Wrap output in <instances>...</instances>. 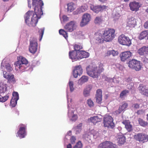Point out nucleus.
<instances>
[{"label": "nucleus", "instance_id": "nucleus-36", "mask_svg": "<svg viewBox=\"0 0 148 148\" xmlns=\"http://www.w3.org/2000/svg\"><path fill=\"white\" fill-rule=\"evenodd\" d=\"M121 78L119 77H114L113 78H107L106 80L108 82H114L115 83H118L119 82V81L120 79Z\"/></svg>", "mask_w": 148, "mask_h": 148}, {"label": "nucleus", "instance_id": "nucleus-42", "mask_svg": "<svg viewBox=\"0 0 148 148\" xmlns=\"http://www.w3.org/2000/svg\"><path fill=\"white\" fill-rule=\"evenodd\" d=\"M118 54V52L114 50H109L108 51L107 53V55L108 56L112 55L114 56H117Z\"/></svg>", "mask_w": 148, "mask_h": 148}, {"label": "nucleus", "instance_id": "nucleus-55", "mask_svg": "<svg viewBox=\"0 0 148 148\" xmlns=\"http://www.w3.org/2000/svg\"><path fill=\"white\" fill-rule=\"evenodd\" d=\"M96 97H102V91L101 90L99 89L97 90Z\"/></svg>", "mask_w": 148, "mask_h": 148}, {"label": "nucleus", "instance_id": "nucleus-12", "mask_svg": "<svg viewBox=\"0 0 148 148\" xmlns=\"http://www.w3.org/2000/svg\"><path fill=\"white\" fill-rule=\"evenodd\" d=\"M19 130L17 132V136L20 138H24L27 134L26 126L23 124H21L19 125Z\"/></svg>", "mask_w": 148, "mask_h": 148}, {"label": "nucleus", "instance_id": "nucleus-10", "mask_svg": "<svg viewBox=\"0 0 148 148\" xmlns=\"http://www.w3.org/2000/svg\"><path fill=\"white\" fill-rule=\"evenodd\" d=\"M136 140L144 143L148 141V135L143 133H138L134 136Z\"/></svg>", "mask_w": 148, "mask_h": 148}, {"label": "nucleus", "instance_id": "nucleus-57", "mask_svg": "<svg viewBox=\"0 0 148 148\" xmlns=\"http://www.w3.org/2000/svg\"><path fill=\"white\" fill-rule=\"evenodd\" d=\"M70 139L71 143L72 144H73L75 143L76 138L75 136H72L71 137Z\"/></svg>", "mask_w": 148, "mask_h": 148}, {"label": "nucleus", "instance_id": "nucleus-34", "mask_svg": "<svg viewBox=\"0 0 148 148\" xmlns=\"http://www.w3.org/2000/svg\"><path fill=\"white\" fill-rule=\"evenodd\" d=\"M88 77L86 76H83L78 80V83L79 85H82L84 83L87 82L88 81Z\"/></svg>", "mask_w": 148, "mask_h": 148}, {"label": "nucleus", "instance_id": "nucleus-17", "mask_svg": "<svg viewBox=\"0 0 148 148\" xmlns=\"http://www.w3.org/2000/svg\"><path fill=\"white\" fill-rule=\"evenodd\" d=\"M83 73V70L80 65L76 66L73 71V74L75 78L77 77L78 75H81Z\"/></svg>", "mask_w": 148, "mask_h": 148}, {"label": "nucleus", "instance_id": "nucleus-3", "mask_svg": "<svg viewBox=\"0 0 148 148\" xmlns=\"http://www.w3.org/2000/svg\"><path fill=\"white\" fill-rule=\"evenodd\" d=\"M68 104V115L70 121L75 122L78 119L77 115L76 114L75 109L73 105V103L71 98L69 97L67 95Z\"/></svg>", "mask_w": 148, "mask_h": 148}, {"label": "nucleus", "instance_id": "nucleus-29", "mask_svg": "<svg viewBox=\"0 0 148 148\" xmlns=\"http://www.w3.org/2000/svg\"><path fill=\"white\" fill-rule=\"evenodd\" d=\"M88 6L87 5L84 4L81 7L78 8L77 10L73 12L74 14H77L78 13H80L84 12L87 10Z\"/></svg>", "mask_w": 148, "mask_h": 148}, {"label": "nucleus", "instance_id": "nucleus-30", "mask_svg": "<svg viewBox=\"0 0 148 148\" xmlns=\"http://www.w3.org/2000/svg\"><path fill=\"white\" fill-rule=\"evenodd\" d=\"M138 52L140 55H143L145 54H148V46L142 47L138 50Z\"/></svg>", "mask_w": 148, "mask_h": 148}, {"label": "nucleus", "instance_id": "nucleus-45", "mask_svg": "<svg viewBox=\"0 0 148 148\" xmlns=\"http://www.w3.org/2000/svg\"><path fill=\"white\" fill-rule=\"evenodd\" d=\"M68 84L69 87L70 91L71 92H73L74 90V88L73 87V81L69 80Z\"/></svg>", "mask_w": 148, "mask_h": 148}, {"label": "nucleus", "instance_id": "nucleus-25", "mask_svg": "<svg viewBox=\"0 0 148 148\" xmlns=\"http://www.w3.org/2000/svg\"><path fill=\"white\" fill-rule=\"evenodd\" d=\"M95 39L98 43H102L104 40V35L103 34V32H98L95 35Z\"/></svg>", "mask_w": 148, "mask_h": 148}, {"label": "nucleus", "instance_id": "nucleus-64", "mask_svg": "<svg viewBox=\"0 0 148 148\" xmlns=\"http://www.w3.org/2000/svg\"><path fill=\"white\" fill-rule=\"evenodd\" d=\"M144 62L145 63H148V59L145 58L144 59Z\"/></svg>", "mask_w": 148, "mask_h": 148}, {"label": "nucleus", "instance_id": "nucleus-41", "mask_svg": "<svg viewBox=\"0 0 148 148\" xmlns=\"http://www.w3.org/2000/svg\"><path fill=\"white\" fill-rule=\"evenodd\" d=\"M90 132L92 137L94 138H97L99 136V132L94 130H91Z\"/></svg>", "mask_w": 148, "mask_h": 148}, {"label": "nucleus", "instance_id": "nucleus-22", "mask_svg": "<svg viewBox=\"0 0 148 148\" xmlns=\"http://www.w3.org/2000/svg\"><path fill=\"white\" fill-rule=\"evenodd\" d=\"M132 55V53L129 51L122 52L120 55L121 60L122 61H125L129 58Z\"/></svg>", "mask_w": 148, "mask_h": 148}, {"label": "nucleus", "instance_id": "nucleus-16", "mask_svg": "<svg viewBox=\"0 0 148 148\" xmlns=\"http://www.w3.org/2000/svg\"><path fill=\"white\" fill-rule=\"evenodd\" d=\"M4 81V82L0 79V96H2L4 93L7 91V85Z\"/></svg>", "mask_w": 148, "mask_h": 148}, {"label": "nucleus", "instance_id": "nucleus-23", "mask_svg": "<svg viewBox=\"0 0 148 148\" xmlns=\"http://www.w3.org/2000/svg\"><path fill=\"white\" fill-rule=\"evenodd\" d=\"M98 148H114L113 144L110 142L105 141L100 143L98 147Z\"/></svg>", "mask_w": 148, "mask_h": 148}, {"label": "nucleus", "instance_id": "nucleus-38", "mask_svg": "<svg viewBox=\"0 0 148 148\" xmlns=\"http://www.w3.org/2000/svg\"><path fill=\"white\" fill-rule=\"evenodd\" d=\"M82 124L80 123L74 128L76 134H78L80 132L82 129Z\"/></svg>", "mask_w": 148, "mask_h": 148}, {"label": "nucleus", "instance_id": "nucleus-1", "mask_svg": "<svg viewBox=\"0 0 148 148\" xmlns=\"http://www.w3.org/2000/svg\"><path fill=\"white\" fill-rule=\"evenodd\" d=\"M28 7H32V4L34 7V12L29 11L24 16L26 23L29 26H35L37 23L38 19L43 14L42 6L44 3L41 0H27Z\"/></svg>", "mask_w": 148, "mask_h": 148}, {"label": "nucleus", "instance_id": "nucleus-63", "mask_svg": "<svg viewBox=\"0 0 148 148\" xmlns=\"http://www.w3.org/2000/svg\"><path fill=\"white\" fill-rule=\"evenodd\" d=\"M127 88L129 89H131L132 88V85H130V84H128L127 85Z\"/></svg>", "mask_w": 148, "mask_h": 148}, {"label": "nucleus", "instance_id": "nucleus-46", "mask_svg": "<svg viewBox=\"0 0 148 148\" xmlns=\"http://www.w3.org/2000/svg\"><path fill=\"white\" fill-rule=\"evenodd\" d=\"M68 84L69 87L70 91L71 92H73L74 90V88L73 87V81L69 80Z\"/></svg>", "mask_w": 148, "mask_h": 148}, {"label": "nucleus", "instance_id": "nucleus-49", "mask_svg": "<svg viewBox=\"0 0 148 148\" xmlns=\"http://www.w3.org/2000/svg\"><path fill=\"white\" fill-rule=\"evenodd\" d=\"M74 49L75 51H80L79 50L82 48V45L80 44H76L74 46Z\"/></svg>", "mask_w": 148, "mask_h": 148}, {"label": "nucleus", "instance_id": "nucleus-31", "mask_svg": "<svg viewBox=\"0 0 148 148\" xmlns=\"http://www.w3.org/2000/svg\"><path fill=\"white\" fill-rule=\"evenodd\" d=\"M128 104L127 103H124L119 106L118 110H116L115 112L116 114H119L123 111L125 110L126 108L127 107Z\"/></svg>", "mask_w": 148, "mask_h": 148}, {"label": "nucleus", "instance_id": "nucleus-18", "mask_svg": "<svg viewBox=\"0 0 148 148\" xmlns=\"http://www.w3.org/2000/svg\"><path fill=\"white\" fill-rule=\"evenodd\" d=\"M12 96L10 103L11 106L14 107L16 105L17 101L19 99V95L17 92H14L13 93Z\"/></svg>", "mask_w": 148, "mask_h": 148}, {"label": "nucleus", "instance_id": "nucleus-47", "mask_svg": "<svg viewBox=\"0 0 148 148\" xmlns=\"http://www.w3.org/2000/svg\"><path fill=\"white\" fill-rule=\"evenodd\" d=\"M72 135L71 131H69L67 133L65 138L64 139V141L66 142L67 140L69 139Z\"/></svg>", "mask_w": 148, "mask_h": 148}, {"label": "nucleus", "instance_id": "nucleus-53", "mask_svg": "<svg viewBox=\"0 0 148 148\" xmlns=\"http://www.w3.org/2000/svg\"><path fill=\"white\" fill-rule=\"evenodd\" d=\"M87 103L88 106L90 108L94 106V102L91 99H89L87 100Z\"/></svg>", "mask_w": 148, "mask_h": 148}, {"label": "nucleus", "instance_id": "nucleus-40", "mask_svg": "<svg viewBox=\"0 0 148 148\" xmlns=\"http://www.w3.org/2000/svg\"><path fill=\"white\" fill-rule=\"evenodd\" d=\"M117 140L119 144H123L125 141V137L123 135L120 136L117 139Z\"/></svg>", "mask_w": 148, "mask_h": 148}, {"label": "nucleus", "instance_id": "nucleus-27", "mask_svg": "<svg viewBox=\"0 0 148 148\" xmlns=\"http://www.w3.org/2000/svg\"><path fill=\"white\" fill-rule=\"evenodd\" d=\"M92 88L91 85L86 86L84 88L83 91V95L85 97H87L90 95V91Z\"/></svg>", "mask_w": 148, "mask_h": 148}, {"label": "nucleus", "instance_id": "nucleus-51", "mask_svg": "<svg viewBox=\"0 0 148 148\" xmlns=\"http://www.w3.org/2000/svg\"><path fill=\"white\" fill-rule=\"evenodd\" d=\"M138 121L139 124L142 126H145L147 124V123L146 122H145L141 119H139L138 120Z\"/></svg>", "mask_w": 148, "mask_h": 148}, {"label": "nucleus", "instance_id": "nucleus-62", "mask_svg": "<svg viewBox=\"0 0 148 148\" xmlns=\"http://www.w3.org/2000/svg\"><path fill=\"white\" fill-rule=\"evenodd\" d=\"M133 107L136 109H138L139 107V105L137 103H135L134 104Z\"/></svg>", "mask_w": 148, "mask_h": 148}, {"label": "nucleus", "instance_id": "nucleus-2", "mask_svg": "<svg viewBox=\"0 0 148 148\" xmlns=\"http://www.w3.org/2000/svg\"><path fill=\"white\" fill-rule=\"evenodd\" d=\"M103 66L102 64H99V67L95 65H90L86 68L87 73L92 78H97L103 70Z\"/></svg>", "mask_w": 148, "mask_h": 148}, {"label": "nucleus", "instance_id": "nucleus-5", "mask_svg": "<svg viewBox=\"0 0 148 148\" xmlns=\"http://www.w3.org/2000/svg\"><path fill=\"white\" fill-rule=\"evenodd\" d=\"M115 31L113 29H110L103 31L104 41L106 42L111 41L115 37Z\"/></svg>", "mask_w": 148, "mask_h": 148}, {"label": "nucleus", "instance_id": "nucleus-56", "mask_svg": "<svg viewBox=\"0 0 148 148\" xmlns=\"http://www.w3.org/2000/svg\"><path fill=\"white\" fill-rule=\"evenodd\" d=\"M102 97H96L97 103L101 104L102 102Z\"/></svg>", "mask_w": 148, "mask_h": 148}, {"label": "nucleus", "instance_id": "nucleus-35", "mask_svg": "<svg viewBox=\"0 0 148 148\" xmlns=\"http://www.w3.org/2000/svg\"><path fill=\"white\" fill-rule=\"evenodd\" d=\"M92 137V136L90 133V132L88 134H85L83 135V138L89 143H91L92 142L91 138Z\"/></svg>", "mask_w": 148, "mask_h": 148}, {"label": "nucleus", "instance_id": "nucleus-43", "mask_svg": "<svg viewBox=\"0 0 148 148\" xmlns=\"http://www.w3.org/2000/svg\"><path fill=\"white\" fill-rule=\"evenodd\" d=\"M59 33L60 35H62L65 39L68 37V34L63 29H60L59 30Z\"/></svg>", "mask_w": 148, "mask_h": 148}, {"label": "nucleus", "instance_id": "nucleus-33", "mask_svg": "<svg viewBox=\"0 0 148 148\" xmlns=\"http://www.w3.org/2000/svg\"><path fill=\"white\" fill-rule=\"evenodd\" d=\"M122 123L125 125V128L128 131L130 132L132 130V127L129 121H124L122 122Z\"/></svg>", "mask_w": 148, "mask_h": 148}, {"label": "nucleus", "instance_id": "nucleus-59", "mask_svg": "<svg viewBox=\"0 0 148 148\" xmlns=\"http://www.w3.org/2000/svg\"><path fill=\"white\" fill-rule=\"evenodd\" d=\"M113 16L114 18L115 19L118 18L120 16V14L119 13L115 14V12H114L113 13Z\"/></svg>", "mask_w": 148, "mask_h": 148}, {"label": "nucleus", "instance_id": "nucleus-9", "mask_svg": "<svg viewBox=\"0 0 148 148\" xmlns=\"http://www.w3.org/2000/svg\"><path fill=\"white\" fill-rule=\"evenodd\" d=\"M119 43L123 45L129 46L131 44V40L129 37L122 34L119 36L118 38Z\"/></svg>", "mask_w": 148, "mask_h": 148}, {"label": "nucleus", "instance_id": "nucleus-4", "mask_svg": "<svg viewBox=\"0 0 148 148\" xmlns=\"http://www.w3.org/2000/svg\"><path fill=\"white\" fill-rule=\"evenodd\" d=\"M19 60L15 63V69L18 72H23L27 67V65L28 61L25 58L22 56H19Z\"/></svg>", "mask_w": 148, "mask_h": 148}, {"label": "nucleus", "instance_id": "nucleus-61", "mask_svg": "<svg viewBox=\"0 0 148 148\" xmlns=\"http://www.w3.org/2000/svg\"><path fill=\"white\" fill-rule=\"evenodd\" d=\"M144 27L145 28L148 29V21H147L144 24Z\"/></svg>", "mask_w": 148, "mask_h": 148}, {"label": "nucleus", "instance_id": "nucleus-48", "mask_svg": "<svg viewBox=\"0 0 148 148\" xmlns=\"http://www.w3.org/2000/svg\"><path fill=\"white\" fill-rule=\"evenodd\" d=\"M44 28H43L39 30L38 32L40 35V38L39 39V40L40 41L42 39L43 35L44 34Z\"/></svg>", "mask_w": 148, "mask_h": 148}, {"label": "nucleus", "instance_id": "nucleus-7", "mask_svg": "<svg viewBox=\"0 0 148 148\" xmlns=\"http://www.w3.org/2000/svg\"><path fill=\"white\" fill-rule=\"evenodd\" d=\"M29 41V51L31 53L34 54L36 51L37 49V39L34 37H31L30 38Z\"/></svg>", "mask_w": 148, "mask_h": 148}, {"label": "nucleus", "instance_id": "nucleus-8", "mask_svg": "<svg viewBox=\"0 0 148 148\" xmlns=\"http://www.w3.org/2000/svg\"><path fill=\"white\" fill-rule=\"evenodd\" d=\"M128 66L130 68L136 71H139L142 68V65L140 62L134 59L129 61Z\"/></svg>", "mask_w": 148, "mask_h": 148}, {"label": "nucleus", "instance_id": "nucleus-52", "mask_svg": "<svg viewBox=\"0 0 148 148\" xmlns=\"http://www.w3.org/2000/svg\"><path fill=\"white\" fill-rule=\"evenodd\" d=\"M9 97V96L8 95L5 96L0 97V102H4L7 101Z\"/></svg>", "mask_w": 148, "mask_h": 148}, {"label": "nucleus", "instance_id": "nucleus-6", "mask_svg": "<svg viewBox=\"0 0 148 148\" xmlns=\"http://www.w3.org/2000/svg\"><path fill=\"white\" fill-rule=\"evenodd\" d=\"M103 125L108 128H112L114 126L113 119L111 116L106 115L103 118Z\"/></svg>", "mask_w": 148, "mask_h": 148}, {"label": "nucleus", "instance_id": "nucleus-14", "mask_svg": "<svg viewBox=\"0 0 148 148\" xmlns=\"http://www.w3.org/2000/svg\"><path fill=\"white\" fill-rule=\"evenodd\" d=\"M2 73H3L4 77L8 79V82L13 84L16 82V80L13 75L8 73L6 71H3Z\"/></svg>", "mask_w": 148, "mask_h": 148}, {"label": "nucleus", "instance_id": "nucleus-37", "mask_svg": "<svg viewBox=\"0 0 148 148\" xmlns=\"http://www.w3.org/2000/svg\"><path fill=\"white\" fill-rule=\"evenodd\" d=\"M68 11L69 12H71L73 11L75 8V4L72 2H71L68 4Z\"/></svg>", "mask_w": 148, "mask_h": 148}, {"label": "nucleus", "instance_id": "nucleus-50", "mask_svg": "<svg viewBox=\"0 0 148 148\" xmlns=\"http://www.w3.org/2000/svg\"><path fill=\"white\" fill-rule=\"evenodd\" d=\"M102 20L101 16L96 17L95 20V22L96 24H99L102 21Z\"/></svg>", "mask_w": 148, "mask_h": 148}, {"label": "nucleus", "instance_id": "nucleus-44", "mask_svg": "<svg viewBox=\"0 0 148 148\" xmlns=\"http://www.w3.org/2000/svg\"><path fill=\"white\" fill-rule=\"evenodd\" d=\"M129 91L127 90H124L122 91L120 95V97L121 98L126 96L129 93Z\"/></svg>", "mask_w": 148, "mask_h": 148}, {"label": "nucleus", "instance_id": "nucleus-39", "mask_svg": "<svg viewBox=\"0 0 148 148\" xmlns=\"http://www.w3.org/2000/svg\"><path fill=\"white\" fill-rule=\"evenodd\" d=\"M147 36H148V30L144 31L140 34L139 38L140 39L142 40Z\"/></svg>", "mask_w": 148, "mask_h": 148}, {"label": "nucleus", "instance_id": "nucleus-19", "mask_svg": "<svg viewBox=\"0 0 148 148\" xmlns=\"http://www.w3.org/2000/svg\"><path fill=\"white\" fill-rule=\"evenodd\" d=\"M138 89L140 93L148 97V86L141 84L140 85Z\"/></svg>", "mask_w": 148, "mask_h": 148}, {"label": "nucleus", "instance_id": "nucleus-20", "mask_svg": "<svg viewBox=\"0 0 148 148\" xmlns=\"http://www.w3.org/2000/svg\"><path fill=\"white\" fill-rule=\"evenodd\" d=\"M69 58L71 59L73 62L76 61L79 59V56L78 53V51H70L69 53Z\"/></svg>", "mask_w": 148, "mask_h": 148}, {"label": "nucleus", "instance_id": "nucleus-24", "mask_svg": "<svg viewBox=\"0 0 148 148\" xmlns=\"http://www.w3.org/2000/svg\"><path fill=\"white\" fill-rule=\"evenodd\" d=\"M90 9L96 13H98L99 12L105 9L106 6L105 5L94 6L92 5L90 7Z\"/></svg>", "mask_w": 148, "mask_h": 148}, {"label": "nucleus", "instance_id": "nucleus-21", "mask_svg": "<svg viewBox=\"0 0 148 148\" xmlns=\"http://www.w3.org/2000/svg\"><path fill=\"white\" fill-rule=\"evenodd\" d=\"M136 25V20L133 17H129L127 20V27L130 28L134 27Z\"/></svg>", "mask_w": 148, "mask_h": 148}, {"label": "nucleus", "instance_id": "nucleus-60", "mask_svg": "<svg viewBox=\"0 0 148 148\" xmlns=\"http://www.w3.org/2000/svg\"><path fill=\"white\" fill-rule=\"evenodd\" d=\"M62 18L64 21H66L69 20L68 17L65 15L63 16Z\"/></svg>", "mask_w": 148, "mask_h": 148}, {"label": "nucleus", "instance_id": "nucleus-54", "mask_svg": "<svg viewBox=\"0 0 148 148\" xmlns=\"http://www.w3.org/2000/svg\"><path fill=\"white\" fill-rule=\"evenodd\" d=\"M82 144L81 142L79 141L77 143L73 148H82Z\"/></svg>", "mask_w": 148, "mask_h": 148}, {"label": "nucleus", "instance_id": "nucleus-26", "mask_svg": "<svg viewBox=\"0 0 148 148\" xmlns=\"http://www.w3.org/2000/svg\"><path fill=\"white\" fill-rule=\"evenodd\" d=\"M5 68L9 72L12 71V68L10 64L6 63H5L4 62L3 63V61L1 64V69L3 72V71H5L3 70Z\"/></svg>", "mask_w": 148, "mask_h": 148}, {"label": "nucleus", "instance_id": "nucleus-13", "mask_svg": "<svg viewBox=\"0 0 148 148\" xmlns=\"http://www.w3.org/2000/svg\"><path fill=\"white\" fill-rule=\"evenodd\" d=\"M76 27V23L75 21H71L67 23L64 28L67 31L72 32L75 29Z\"/></svg>", "mask_w": 148, "mask_h": 148}, {"label": "nucleus", "instance_id": "nucleus-28", "mask_svg": "<svg viewBox=\"0 0 148 148\" xmlns=\"http://www.w3.org/2000/svg\"><path fill=\"white\" fill-rule=\"evenodd\" d=\"M100 116H95L90 117L88 120L89 121H90L94 124L95 125L98 122L101 121V118L100 117Z\"/></svg>", "mask_w": 148, "mask_h": 148}, {"label": "nucleus", "instance_id": "nucleus-32", "mask_svg": "<svg viewBox=\"0 0 148 148\" xmlns=\"http://www.w3.org/2000/svg\"><path fill=\"white\" fill-rule=\"evenodd\" d=\"M78 53L79 59L88 58L89 56V53H88L84 51H78Z\"/></svg>", "mask_w": 148, "mask_h": 148}, {"label": "nucleus", "instance_id": "nucleus-58", "mask_svg": "<svg viewBox=\"0 0 148 148\" xmlns=\"http://www.w3.org/2000/svg\"><path fill=\"white\" fill-rule=\"evenodd\" d=\"M132 80L131 79L130 77H128L127 78H125L123 80V83L125 84H126L125 82L127 83H130Z\"/></svg>", "mask_w": 148, "mask_h": 148}, {"label": "nucleus", "instance_id": "nucleus-11", "mask_svg": "<svg viewBox=\"0 0 148 148\" xmlns=\"http://www.w3.org/2000/svg\"><path fill=\"white\" fill-rule=\"evenodd\" d=\"M91 19V16L88 13L84 14L82 17V20L80 23L81 27H83L87 25L90 21Z\"/></svg>", "mask_w": 148, "mask_h": 148}, {"label": "nucleus", "instance_id": "nucleus-15", "mask_svg": "<svg viewBox=\"0 0 148 148\" xmlns=\"http://www.w3.org/2000/svg\"><path fill=\"white\" fill-rule=\"evenodd\" d=\"M140 3L135 1L130 2L129 4L130 8L132 11L136 12L139 10V8L141 7Z\"/></svg>", "mask_w": 148, "mask_h": 148}]
</instances>
